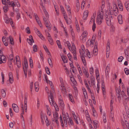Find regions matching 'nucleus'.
<instances>
[{
	"mask_svg": "<svg viewBox=\"0 0 129 129\" xmlns=\"http://www.w3.org/2000/svg\"><path fill=\"white\" fill-rule=\"evenodd\" d=\"M17 16H16V18L18 20L19 19V18H21V16H20V14L19 12V13H17Z\"/></svg>",
	"mask_w": 129,
	"mask_h": 129,
	"instance_id": "nucleus-61",
	"label": "nucleus"
},
{
	"mask_svg": "<svg viewBox=\"0 0 129 129\" xmlns=\"http://www.w3.org/2000/svg\"><path fill=\"white\" fill-rule=\"evenodd\" d=\"M56 43L58 46V47L59 48H61V46L60 41L59 40H57L56 41Z\"/></svg>",
	"mask_w": 129,
	"mask_h": 129,
	"instance_id": "nucleus-49",
	"label": "nucleus"
},
{
	"mask_svg": "<svg viewBox=\"0 0 129 129\" xmlns=\"http://www.w3.org/2000/svg\"><path fill=\"white\" fill-rule=\"evenodd\" d=\"M95 17H93V16H92L91 19L92 20V21H93V24L92 26V29L93 31H94L95 29Z\"/></svg>",
	"mask_w": 129,
	"mask_h": 129,
	"instance_id": "nucleus-15",
	"label": "nucleus"
},
{
	"mask_svg": "<svg viewBox=\"0 0 129 129\" xmlns=\"http://www.w3.org/2000/svg\"><path fill=\"white\" fill-rule=\"evenodd\" d=\"M103 19L97 18L96 19V22L98 24L100 25L103 22Z\"/></svg>",
	"mask_w": 129,
	"mask_h": 129,
	"instance_id": "nucleus-21",
	"label": "nucleus"
},
{
	"mask_svg": "<svg viewBox=\"0 0 129 129\" xmlns=\"http://www.w3.org/2000/svg\"><path fill=\"white\" fill-rule=\"evenodd\" d=\"M1 93H2V96L3 98H5L6 96V93L4 89H2L1 90Z\"/></svg>",
	"mask_w": 129,
	"mask_h": 129,
	"instance_id": "nucleus-29",
	"label": "nucleus"
},
{
	"mask_svg": "<svg viewBox=\"0 0 129 129\" xmlns=\"http://www.w3.org/2000/svg\"><path fill=\"white\" fill-rule=\"evenodd\" d=\"M125 111L123 113V115L125 122H127L129 119V110L127 106H125Z\"/></svg>",
	"mask_w": 129,
	"mask_h": 129,
	"instance_id": "nucleus-2",
	"label": "nucleus"
},
{
	"mask_svg": "<svg viewBox=\"0 0 129 129\" xmlns=\"http://www.w3.org/2000/svg\"><path fill=\"white\" fill-rule=\"evenodd\" d=\"M6 4H7V6L10 7L12 6L13 8V9H14V7L16 6L14 2L13 1L10 2L9 0H7Z\"/></svg>",
	"mask_w": 129,
	"mask_h": 129,
	"instance_id": "nucleus-8",
	"label": "nucleus"
},
{
	"mask_svg": "<svg viewBox=\"0 0 129 129\" xmlns=\"http://www.w3.org/2000/svg\"><path fill=\"white\" fill-rule=\"evenodd\" d=\"M68 123L69 126L71 127L72 125H74V123L72 121V119L70 117L68 119V121H67V123Z\"/></svg>",
	"mask_w": 129,
	"mask_h": 129,
	"instance_id": "nucleus-14",
	"label": "nucleus"
},
{
	"mask_svg": "<svg viewBox=\"0 0 129 129\" xmlns=\"http://www.w3.org/2000/svg\"><path fill=\"white\" fill-rule=\"evenodd\" d=\"M124 53L126 55L128 56L129 54V47H128L127 48L124 50Z\"/></svg>",
	"mask_w": 129,
	"mask_h": 129,
	"instance_id": "nucleus-32",
	"label": "nucleus"
},
{
	"mask_svg": "<svg viewBox=\"0 0 129 129\" xmlns=\"http://www.w3.org/2000/svg\"><path fill=\"white\" fill-rule=\"evenodd\" d=\"M45 69H46V72L49 75L50 74V71L49 69L48 68V67H45Z\"/></svg>",
	"mask_w": 129,
	"mask_h": 129,
	"instance_id": "nucleus-46",
	"label": "nucleus"
},
{
	"mask_svg": "<svg viewBox=\"0 0 129 129\" xmlns=\"http://www.w3.org/2000/svg\"><path fill=\"white\" fill-rule=\"evenodd\" d=\"M72 47L71 48L70 51L73 54L74 59L77 60L76 55V49L75 46L73 43H72Z\"/></svg>",
	"mask_w": 129,
	"mask_h": 129,
	"instance_id": "nucleus-3",
	"label": "nucleus"
},
{
	"mask_svg": "<svg viewBox=\"0 0 129 129\" xmlns=\"http://www.w3.org/2000/svg\"><path fill=\"white\" fill-rule=\"evenodd\" d=\"M61 87H62L61 90H62V92L64 93V92L66 91L65 87L64 86V85H62L61 86Z\"/></svg>",
	"mask_w": 129,
	"mask_h": 129,
	"instance_id": "nucleus-42",
	"label": "nucleus"
},
{
	"mask_svg": "<svg viewBox=\"0 0 129 129\" xmlns=\"http://www.w3.org/2000/svg\"><path fill=\"white\" fill-rule=\"evenodd\" d=\"M96 76V78H97L99 76V71L98 70H96L95 71Z\"/></svg>",
	"mask_w": 129,
	"mask_h": 129,
	"instance_id": "nucleus-63",
	"label": "nucleus"
},
{
	"mask_svg": "<svg viewBox=\"0 0 129 129\" xmlns=\"http://www.w3.org/2000/svg\"><path fill=\"white\" fill-rule=\"evenodd\" d=\"M9 40L10 43L12 45H14V43L13 41V39L12 37L10 36L9 37Z\"/></svg>",
	"mask_w": 129,
	"mask_h": 129,
	"instance_id": "nucleus-41",
	"label": "nucleus"
},
{
	"mask_svg": "<svg viewBox=\"0 0 129 129\" xmlns=\"http://www.w3.org/2000/svg\"><path fill=\"white\" fill-rule=\"evenodd\" d=\"M53 118H52V120H55L56 119H58L59 118L58 117V113L57 112H55V113L54 112L53 113Z\"/></svg>",
	"mask_w": 129,
	"mask_h": 129,
	"instance_id": "nucleus-18",
	"label": "nucleus"
},
{
	"mask_svg": "<svg viewBox=\"0 0 129 129\" xmlns=\"http://www.w3.org/2000/svg\"><path fill=\"white\" fill-rule=\"evenodd\" d=\"M33 50L34 52H37V46L36 45H34L33 47Z\"/></svg>",
	"mask_w": 129,
	"mask_h": 129,
	"instance_id": "nucleus-47",
	"label": "nucleus"
},
{
	"mask_svg": "<svg viewBox=\"0 0 129 129\" xmlns=\"http://www.w3.org/2000/svg\"><path fill=\"white\" fill-rule=\"evenodd\" d=\"M98 124V121L96 120H94L93 121V125L94 128L96 129L97 127Z\"/></svg>",
	"mask_w": 129,
	"mask_h": 129,
	"instance_id": "nucleus-24",
	"label": "nucleus"
},
{
	"mask_svg": "<svg viewBox=\"0 0 129 129\" xmlns=\"http://www.w3.org/2000/svg\"><path fill=\"white\" fill-rule=\"evenodd\" d=\"M95 79L94 78H92L91 79V83L92 84V85H95Z\"/></svg>",
	"mask_w": 129,
	"mask_h": 129,
	"instance_id": "nucleus-52",
	"label": "nucleus"
},
{
	"mask_svg": "<svg viewBox=\"0 0 129 129\" xmlns=\"http://www.w3.org/2000/svg\"><path fill=\"white\" fill-rule=\"evenodd\" d=\"M52 123L53 124V122H55L57 124V126H59V124L58 121V119H56L55 120H52Z\"/></svg>",
	"mask_w": 129,
	"mask_h": 129,
	"instance_id": "nucleus-56",
	"label": "nucleus"
},
{
	"mask_svg": "<svg viewBox=\"0 0 129 129\" xmlns=\"http://www.w3.org/2000/svg\"><path fill=\"white\" fill-rule=\"evenodd\" d=\"M88 14V11H85L84 13L83 18L84 20H86L87 19Z\"/></svg>",
	"mask_w": 129,
	"mask_h": 129,
	"instance_id": "nucleus-16",
	"label": "nucleus"
},
{
	"mask_svg": "<svg viewBox=\"0 0 129 129\" xmlns=\"http://www.w3.org/2000/svg\"><path fill=\"white\" fill-rule=\"evenodd\" d=\"M71 34L72 39L74 40L75 38V34L72 29H71Z\"/></svg>",
	"mask_w": 129,
	"mask_h": 129,
	"instance_id": "nucleus-43",
	"label": "nucleus"
},
{
	"mask_svg": "<svg viewBox=\"0 0 129 129\" xmlns=\"http://www.w3.org/2000/svg\"><path fill=\"white\" fill-rule=\"evenodd\" d=\"M116 91L117 94L121 93V90L120 89L117 88L116 89Z\"/></svg>",
	"mask_w": 129,
	"mask_h": 129,
	"instance_id": "nucleus-64",
	"label": "nucleus"
},
{
	"mask_svg": "<svg viewBox=\"0 0 129 129\" xmlns=\"http://www.w3.org/2000/svg\"><path fill=\"white\" fill-rule=\"evenodd\" d=\"M50 110V108H48V107L47 110V113L48 115L50 116L51 115V113Z\"/></svg>",
	"mask_w": 129,
	"mask_h": 129,
	"instance_id": "nucleus-50",
	"label": "nucleus"
},
{
	"mask_svg": "<svg viewBox=\"0 0 129 129\" xmlns=\"http://www.w3.org/2000/svg\"><path fill=\"white\" fill-rule=\"evenodd\" d=\"M121 95L123 96L124 99H127V97L123 91H122L121 92Z\"/></svg>",
	"mask_w": 129,
	"mask_h": 129,
	"instance_id": "nucleus-30",
	"label": "nucleus"
},
{
	"mask_svg": "<svg viewBox=\"0 0 129 129\" xmlns=\"http://www.w3.org/2000/svg\"><path fill=\"white\" fill-rule=\"evenodd\" d=\"M45 51H46V52L47 53V54L48 55H49L50 56H51V54L50 53L49 51L48 48L47 47L45 46H43Z\"/></svg>",
	"mask_w": 129,
	"mask_h": 129,
	"instance_id": "nucleus-40",
	"label": "nucleus"
},
{
	"mask_svg": "<svg viewBox=\"0 0 129 129\" xmlns=\"http://www.w3.org/2000/svg\"><path fill=\"white\" fill-rule=\"evenodd\" d=\"M28 67V64H24V66H23V71L25 77H27V70Z\"/></svg>",
	"mask_w": 129,
	"mask_h": 129,
	"instance_id": "nucleus-11",
	"label": "nucleus"
},
{
	"mask_svg": "<svg viewBox=\"0 0 129 129\" xmlns=\"http://www.w3.org/2000/svg\"><path fill=\"white\" fill-rule=\"evenodd\" d=\"M110 64H108L107 66L106 69V71H105V73H106V75H108V73L110 71Z\"/></svg>",
	"mask_w": 129,
	"mask_h": 129,
	"instance_id": "nucleus-23",
	"label": "nucleus"
},
{
	"mask_svg": "<svg viewBox=\"0 0 129 129\" xmlns=\"http://www.w3.org/2000/svg\"><path fill=\"white\" fill-rule=\"evenodd\" d=\"M120 93H118L117 94V98H118V101H120L121 100V96H120Z\"/></svg>",
	"mask_w": 129,
	"mask_h": 129,
	"instance_id": "nucleus-57",
	"label": "nucleus"
},
{
	"mask_svg": "<svg viewBox=\"0 0 129 129\" xmlns=\"http://www.w3.org/2000/svg\"><path fill=\"white\" fill-rule=\"evenodd\" d=\"M81 49L82 50H79V52L81 55V54H82V55H83V54L84 56H85V52L84 51V45H81Z\"/></svg>",
	"mask_w": 129,
	"mask_h": 129,
	"instance_id": "nucleus-22",
	"label": "nucleus"
},
{
	"mask_svg": "<svg viewBox=\"0 0 129 129\" xmlns=\"http://www.w3.org/2000/svg\"><path fill=\"white\" fill-rule=\"evenodd\" d=\"M106 16V20L107 23L108 25H110L111 23V19L107 15Z\"/></svg>",
	"mask_w": 129,
	"mask_h": 129,
	"instance_id": "nucleus-13",
	"label": "nucleus"
},
{
	"mask_svg": "<svg viewBox=\"0 0 129 129\" xmlns=\"http://www.w3.org/2000/svg\"><path fill=\"white\" fill-rule=\"evenodd\" d=\"M119 8V10L120 11H123V7L122 4L118 6Z\"/></svg>",
	"mask_w": 129,
	"mask_h": 129,
	"instance_id": "nucleus-53",
	"label": "nucleus"
},
{
	"mask_svg": "<svg viewBox=\"0 0 129 129\" xmlns=\"http://www.w3.org/2000/svg\"><path fill=\"white\" fill-rule=\"evenodd\" d=\"M81 55H82V56H81V59L84 66H85L86 65V60H85V58L84 56V55L83 54V55H82V54Z\"/></svg>",
	"mask_w": 129,
	"mask_h": 129,
	"instance_id": "nucleus-25",
	"label": "nucleus"
},
{
	"mask_svg": "<svg viewBox=\"0 0 129 129\" xmlns=\"http://www.w3.org/2000/svg\"><path fill=\"white\" fill-rule=\"evenodd\" d=\"M29 63H30V67L31 68H33V60L31 59V58H30L29 59Z\"/></svg>",
	"mask_w": 129,
	"mask_h": 129,
	"instance_id": "nucleus-33",
	"label": "nucleus"
},
{
	"mask_svg": "<svg viewBox=\"0 0 129 129\" xmlns=\"http://www.w3.org/2000/svg\"><path fill=\"white\" fill-rule=\"evenodd\" d=\"M3 9L4 10V11L5 12H7L8 10V8L7 6H4L3 7Z\"/></svg>",
	"mask_w": 129,
	"mask_h": 129,
	"instance_id": "nucleus-55",
	"label": "nucleus"
},
{
	"mask_svg": "<svg viewBox=\"0 0 129 129\" xmlns=\"http://www.w3.org/2000/svg\"><path fill=\"white\" fill-rule=\"evenodd\" d=\"M19 56H16V64L18 68H20L21 67V62L19 60Z\"/></svg>",
	"mask_w": 129,
	"mask_h": 129,
	"instance_id": "nucleus-12",
	"label": "nucleus"
},
{
	"mask_svg": "<svg viewBox=\"0 0 129 129\" xmlns=\"http://www.w3.org/2000/svg\"><path fill=\"white\" fill-rule=\"evenodd\" d=\"M87 35V33L85 31L82 33L81 36L80 37V40L82 43H84L86 41Z\"/></svg>",
	"mask_w": 129,
	"mask_h": 129,
	"instance_id": "nucleus-4",
	"label": "nucleus"
},
{
	"mask_svg": "<svg viewBox=\"0 0 129 129\" xmlns=\"http://www.w3.org/2000/svg\"><path fill=\"white\" fill-rule=\"evenodd\" d=\"M109 13L111 15H112L113 14V12L112 9L110 8V9L109 10Z\"/></svg>",
	"mask_w": 129,
	"mask_h": 129,
	"instance_id": "nucleus-62",
	"label": "nucleus"
},
{
	"mask_svg": "<svg viewBox=\"0 0 129 129\" xmlns=\"http://www.w3.org/2000/svg\"><path fill=\"white\" fill-rule=\"evenodd\" d=\"M48 61L49 65L51 68L53 67V64L52 61L50 58H48Z\"/></svg>",
	"mask_w": 129,
	"mask_h": 129,
	"instance_id": "nucleus-31",
	"label": "nucleus"
},
{
	"mask_svg": "<svg viewBox=\"0 0 129 129\" xmlns=\"http://www.w3.org/2000/svg\"><path fill=\"white\" fill-rule=\"evenodd\" d=\"M41 7H42V8L43 9V11H44V12L45 14V15L46 17V18H47V19H48L49 18L48 15V14L47 12L46 11V10H45V7H44V8H42V6H41Z\"/></svg>",
	"mask_w": 129,
	"mask_h": 129,
	"instance_id": "nucleus-34",
	"label": "nucleus"
},
{
	"mask_svg": "<svg viewBox=\"0 0 129 129\" xmlns=\"http://www.w3.org/2000/svg\"><path fill=\"white\" fill-rule=\"evenodd\" d=\"M124 71L125 74L126 75L129 74V70L127 68H125L124 69Z\"/></svg>",
	"mask_w": 129,
	"mask_h": 129,
	"instance_id": "nucleus-48",
	"label": "nucleus"
},
{
	"mask_svg": "<svg viewBox=\"0 0 129 129\" xmlns=\"http://www.w3.org/2000/svg\"><path fill=\"white\" fill-rule=\"evenodd\" d=\"M49 101L50 104L52 105H54L55 104V102H54L53 94L52 91L50 92V95L49 96Z\"/></svg>",
	"mask_w": 129,
	"mask_h": 129,
	"instance_id": "nucleus-5",
	"label": "nucleus"
},
{
	"mask_svg": "<svg viewBox=\"0 0 129 129\" xmlns=\"http://www.w3.org/2000/svg\"><path fill=\"white\" fill-rule=\"evenodd\" d=\"M6 59V57L4 55L0 57V63H3V60Z\"/></svg>",
	"mask_w": 129,
	"mask_h": 129,
	"instance_id": "nucleus-36",
	"label": "nucleus"
},
{
	"mask_svg": "<svg viewBox=\"0 0 129 129\" xmlns=\"http://www.w3.org/2000/svg\"><path fill=\"white\" fill-rule=\"evenodd\" d=\"M42 39H43V38L44 39V38H43V36L42 35V34L40 33V32L39 33H38L37 34Z\"/></svg>",
	"mask_w": 129,
	"mask_h": 129,
	"instance_id": "nucleus-59",
	"label": "nucleus"
},
{
	"mask_svg": "<svg viewBox=\"0 0 129 129\" xmlns=\"http://www.w3.org/2000/svg\"><path fill=\"white\" fill-rule=\"evenodd\" d=\"M110 42L108 41L107 44V54L109 53V51L110 50Z\"/></svg>",
	"mask_w": 129,
	"mask_h": 129,
	"instance_id": "nucleus-20",
	"label": "nucleus"
},
{
	"mask_svg": "<svg viewBox=\"0 0 129 129\" xmlns=\"http://www.w3.org/2000/svg\"><path fill=\"white\" fill-rule=\"evenodd\" d=\"M47 28L49 30L51 29V25L50 22L48 21L44 22Z\"/></svg>",
	"mask_w": 129,
	"mask_h": 129,
	"instance_id": "nucleus-19",
	"label": "nucleus"
},
{
	"mask_svg": "<svg viewBox=\"0 0 129 129\" xmlns=\"http://www.w3.org/2000/svg\"><path fill=\"white\" fill-rule=\"evenodd\" d=\"M27 99H25L24 100V108L25 111V112H26L27 111Z\"/></svg>",
	"mask_w": 129,
	"mask_h": 129,
	"instance_id": "nucleus-27",
	"label": "nucleus"
},
{
	"mask_svg": "<svg viewBox=\"0 0 129 129\" xmlns=\"http://www.w3.org/2000/svg\"><path fill=\"white\" fill-rule=\"evenodd\" d=\"M59 103L60 105V107L61 109L63 110L64 107V105L60 95L59 97Z\"/></svg>",
	"mask_w": 129,
	"mask_h": 129,
	"instance_id": "nucleus-6",
	"label": "nucleus"
},
{
	"mask_svg": "<svg viewBox=\"0 0 129 129\" xmlns=\"http://www.w3.org/2000/svg\"><path fill=\"white\" fill-rule=\"evenodd\" d=\"M51 105L52 106H54L55 107L56 111H59V109L58 106L56 104H55L54 105H52V104H51Z\"/></svg>",
	"mask_w": 129,
	"mask_h": 129,
	"instance_id": "nucleus-44",
	"label": "nucleus"
},
{
	"mask_svg": "<svg viewBox=\"0 0 129 129\" xmlns=\"http://www.w3.org/2000/svg\"><path fill=\"white\" fill-rule=\"evenodd\" d=\"M12 106L14 111L16 113H18L19 111V109L18 106L17 104H13Z\"/></svg>",
	"mask_w": 129,
	"mask_h": 129,
	"instance_id": "nucleus-9",
	"label": "nucleus"
},
{
	"mask_svg": "<svg viewBox=\"0 0 129 129\" xmlns=\"http://www.w3.org/2000/svg\"><path fill=\"white\" fill-rule=\"evenodd\" d=\"M61 57L62 58V60L64 62H67V60H66V61H65V60H66V58L65 57V56L64 55H63L62 56H61Z\"/></svg>",
	"mask_w": 129,
	"mask_h": 129,
	"instance_id": "nucleus-54",
	"label": "nucleus"
},
{
	"mask_svg": "<svg viewBox=\"0 0 129 129\" xmlns=\"http://www.w3.org/2000/svg\"><path fill=\"white\" fill-rule=\"evenodd\" d=\"M114 14L115 16H117L118 14L119 10L117 6L114 4V6L113 7Z\"/></svg>",
	"mask_w": 129,
	"mask_h": 129,
	"instance_id": "nucleus-10",
	"label": "nucleus"
},
{
	"mask_svg": "<svg viewBox=\"0 0 129 129\" xmlns=\"http://www.w3.org/2000/svg\"><path fill=\"white\" fill-rule=\"evenodd\" d=\"M93 52L94 56H95L97 55L98 53V49H94Z\"/></svg>",
	"mask_w": 129,
	"mask_h": 129,
	"instance_id": "nucleus-45",
	"label": "nucleus"
},
{
	"mask_svg": "<svg viewBox=\"0 0 129 129\" xmlns=\"http://www.w3.org/2000/svg\"><path fill=\"white\" fill-rule=\"evenodd\" d=\"M35 90L36 91L38 92L39 90V88L38 82H36L35 83Z\"/></svg>",
	"mask_w": 129,
	"mask_h": 129,
	"instance_id": "nucleus-26",
	"label": "nucleus"
},
{
	"mask_svg": "<svg viewBox=\"0 0 129 129\" xmlns=\"http://www.w3.org/2000/svg\"><path fill=\"white\" fill-rule=\"evenodd\" d=\"M123 58V57L122 56H120L118 58V61L119 62H121L122 61Z\"/></svg>",
	"mask_w": 129,
	"mask_h": 129,
	"instance_id": "nucleus-60",
	"label": "nucleus"
},
{
	"mask_svg": "<svg viewBox=\"0 0 129 129\" xmlns=\"http://www.w3.org/2000/svg\"><path fill=\"white\" fill-rule=\"evenodd\" d=\"M104 12L102 10H100L97 13V18L103 19Z\"/></svg>",
	"mask_w": 129,
	"mask_h": 129,
	"instance_id": "nucleus-7",
	"label": "nucleus"
},
{
	"mask_svg": "<svg viewBox=\"0 0 129 129\" xmlns=\"http://www.w3.org/2000/svg\"><path fill=\"white\" fill-rule=\"evenodd\" d=\"M41 1V3H40V5L43 8H44V6L43 3H45L46 2V0H40Z\"/></svg>",
	"mask_w": 129,
	"mask_h": 129,
	"instance_id": "nucleus-37",
	"label": "nucleus"
},
{
	"mask_svg": "<svg viewBox=\"0 0 129 129\" xmlns=\"http://www.w3.org/2000/svg\"><path fill=\"white\" fill-rule=\"evenodd\" d=\"M67 11H68V13L69 14V16L71 15V8L70 6H67Z\"/></svg>",
	"mask_w": 129,
	"mask_h": 129,
	"instance_id": "nucleus-39",
	"label": "nucleus"
},
{
	"mask_svg": "<svg viewBox=\"0 0 129 129\" xmlns=\"http://www.w3.org/2000/svg\"><path fill=\"white\" fill-rule=\"evenodd\" d=\"M102 8L101 10H103V9H104V8L105 4V2L104 1H103L102 2Z\"/></svg>",
	"mask_w": 129,
	"mask_h": 129,
	"instance_id": "nucleus-58",
	"label": "nucleus"
},
{
	"mask_svg": "<svg viewBox=\"0 0 129 129\" xmlns=\"http://www.w3.org/2000/svg\"><path fill=\"white\" fill-rule=\"evenodd\" d=\"M48 39L49 42L51 45H53V40L52 39L51 36H49L48 37Z\"/></svg>",
	"mask_w": 129,
	"mask_h": 129,
	"instance_id": "nucleus-28",
	"label": "nucleus"
},
{
	"mask_svg": "<svg viewBox=\"0 0 129 129\" xmlns=\"http://www.w3.org/2000/svg\"><path fill=\"white\" fill-rule=\"evenodd\" d=\"M68 96L70 100L72 102H74L72 94H69Z\"/></svg>",
	"mask_w": 129,
	"mask_h": 129,
	"instance_id": "nucleus-35",
	"label": "nucleus"
},
{
	"mask_svg": "<svg viewBox=\"0 0 129 129\" xmlns=\"http://www.w3.org/2000/svg\"><path fill=\"white\" fill-rule=\"evenodd\" d=\"M62 117L64 123L62 120L61 115H60V117H59V118L61 126L62 128H63L64 127V125L66 127L68 125L67 124V121H68V119H69V118H70L68 113H66L65 114V116L64 115V117H63V116Z\"/></svg>",
	"mask_w": 129,
	"mask_h": 129,
	"instance_id": "nucleus-1",
	"label": "nucleus"
},
{
	"mask_svg": "<svg viewBox=\"0 0 129 129\" xmlns=\"http://www.w3.org/2000/svg\"><path fill=\"white\" fill-rule=\"evenodd\" d=\"M32 40L29 39L28 38L27 39V41L28 42V43L30 45H32V43L33 42H32Z\"/></svg>",
	"mask_w": 129,
	"mask_h": 129,
	"instance_id": "nucleus-51",
	"label": "nucleus"
},
{
	"mask_svg": "<svg viewBox=\"0 0 129 129\" xmlns=\"http://www.w3.org/2000/svg\"><path fill=\"white\" fill-rule=\"evenodd\" d=\"M124 5L127 11H129V3L126 2L125 3Z\"/></svg>",
	"mask_w": 129,
	"mask_h": 129,
	"instance_id": "nucleus-38",
	"label": "nucleus"
},
{
	"mask_svg": "<svg viewBox=\"0 0 129 129\" xmlns=\"http://www.w3.org/2000/svg\"><path fill=\"white\" fill-rule=\"evenodd\" d=\"M118 19L119 24H122L123 23L122 20V16L121 15H118Z\"/></svg>",
	"mask_w": 129,
	"mask_h": 129,
	"instance_id": "nucleus-17",
	"label": "nucleus"
}]
</instances>
